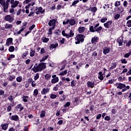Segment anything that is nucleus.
<instances>
[{"label":"nucleus","mask_w":131,"mask_h":131,"mask_svg":"<svg viewBox=\"0 0 131 131\" xmlns=\"http://www.w3.org/2000/svg\"><path fill=\"white\" fill-rule=\"evenodd\" d=\"M121 2L120 1H116L115 3V7H119V6H121Z\"/></svg>","instance_id":"40"},{"label":"nucleus","mask_w":131,"mask_h":131,"mask_svg":"<svg viewBox=\"0 0 131 131\" xmlns=\"http://www.w3.org/2000/svg\"><path fill=\"white\" fill-rule=\"evenodd\" d=\"M61 33V31L60 30H56L54 34H56V35H59V33Z\"/></svg>","instance_id":"56"},{"label":"nucleus","mask_w":131,"mask_h":131,"mask_svg":"<svg viewBox=\"0 0 131 131\" xmlns=\"http://www.w3.org/2000/svg\"><path fill=\"white\" fill-rule=\"evenodd\" d=\"M127 5H128V3L126 1H124L123 3V7H127Z\"/></svg>","instance_id":"58"},{"label":"nucleus","mask_w":131,"mask_h":131,"mask_svg":"<svg viewBox=\"0 0 131 131\" xmlns=\"http://www.w3.org/2000/svg\"><path fill=\"white\" fill-rule=\"evenodd\" d=\"M119 18H120V14H117L115 15L114 19L115 20H118Z\"/></svg>","instance_id":"51"},{"label":"nucleus","mask_w":131,"mask_h":131,"mask_svg":"<svg viewBox=\"0 0 131 131\" xmlns=\"http://www.w3.org/2000/svg\"><path fill=\"white\" fill-rule=\"evenodd\" d=\"M65 74H67V70H65L64 71H61L59 75H61V76H64Z\"/></svg>","instance_id":"44"},{"label":"nucleus","mask_w":131,"mask_h":131,"mask_svg":"<svg viewBox=\"0 0 131 131\" xmlns=\"http://www.w3.org/2000/svg\"><path fill=\"white\" fill-rule=\"evenodd\" d=\"M59 88H60V86H59V84H57L56 86L53 88V91L57 92V91L59 90Z\"/></svg>","instance_id":"42"},{"label":"nucleus","mask_w":131,"mask_h":131,"mask_svg":"<svg viewBox=\"0 0 131 131\" xmlns=\"http://www.w3.org/2000/svg\"><path fill=\"white\" fill-rule=\"evenodd\" d=\"M98 10V8L96 7H94L92 8H91L90 11L92 12L93 13H96L97 11Z\"/></svg>","instance_id":"38"},{"label":"nucleus","mask_w":131,"mask_h":131,"mask_svg":"<svg viewBox=\"0 0 131 131\" xmlns=\"http://www.w3.org/2000/svg\"><path fill=\"white\" fill-rule=\"evenodd\" d=\"M35 28V25H33L29 28V30H30V31H32V30H33V29H34Z\"/></svg>","instance_id":"55"},{"label":"nucleus","mask_w":131,"mask_h":131,"mask_svg":"<svg viewBox=\"0 0 131 131\" xmlns=\"http://www.w3.org/2000/svg\"><path fill=\"white\" fill-rule=\"evenodd\" d=\"M74 102H76V105L79 104V102H81V100H79L78 97L74 98Z\"/></svg>","instance_id":"34"},{"label":"nucleus","mask_w":131,"mask_h":131,"mask_svg":"<svg viewBox=\"0 0 131 131\" xmlns=\"http://www.w3.org/2000/svg\"><path fill=\"white\" fill-rule=\"evenodd\" d=\"M118 86H117V89L119 90H122V93L127 91V90H129L130 89V86L129 85H126L125 84L122 83H117Z\"/></svg>","instance_id":"3"},{"label":"nucleus","mask_w":131,"mask_h":131,"mask_svg":"<svg viewBox=\"0 0 131 131\" xmlns=\"http://www.w3.org/2000/svg\"><path fill=\"white\" fill-rule=\"evenodd\" d=\"M1 127L3 130H7V129H8V127H9V123H5L4 124H1Z\"/></svg>","instance_id":"16"},{"label":"nucleus","mask_w":131,"mask_h":131,"mask_svg":"<svg viewBox=\"0 0 131 131\" xmlns=\"http://www.w3.org/2000/svg\"><path fill=\"white\" fill-rule=\"evenodd\" d=\"M4 20L5 21H8L9 23H12V22H13L15 19L11 16V15H7L4 17Z\"/></svg>","instance_id":"9"},{"label":"nucleus","mask_w":131,"mask_h":131,"mask_svg":"<svg viewBox=\"0 0 131 131\" xmlns=\"http://www.w3.org/2000/svg\"><path fill=\"white\" fill-rule=\"evenodd\" d=\"M45 78L46 80H50L52 78V76L50 74H46L45 75Z\"/></svg>","instance_id":"28"},{"label":"nucleus","mask_w":131,"mask_h":131,"mask_svg":"<svg viewBox=\"0 0 131 131\" xmlns=\"http://www.w3.org/2000/svg\"><path fill=\"white\" fill-rule=\"evenodd\" d=\"M15 109H19V112H21V111L24 110V107L22 106V104L19 103L15 106Z\"/></svg>","instance_id":"18"},{"label":"nucleus","mask_w":131,"mask_h":131,"mask_svg":"<svg viewBox=\"0 0 131 131\" xmlns=\"http://www.w3.org/2000/svg\"><path fill=\"white\" fill-rule=\"evenodd\" d=\"M56 98H57V95H55V94H53V93H52L50 95V98L51 99H56Z\"/></svg>","instance_id":"54"},{"label":"nucleus","mask_w":131,"mask_h":131,"mask_svg":"<svg viewBox=\"0 0 131 131\" xmlns=\"http://www.w3.org/2000/svg\"><path fill=\"white\" fill-rule=\"evenodd\" d=\"M39 78V74L38 73H36L34 77V80H37Z\"/></svg>","instance_id":"48"},{"label":"nucleus","mask_w":131,"mask_h":131,"mask_svg":"<svg viewBox=\"0 0 131 131\" xmlns=\"http://www.w3.org/2000/svg\"><path fill=\"white\" fill-rule=\"evenodd\" d=\"M48 58H49V55H46L45 56H43L41 59L40 60V62H43V61H46V60H47V59H48Z\"/></svg>","instance_id":"45"},{"label":"nucleus","mask_w":131,"mask_h":131,"mask_svg":"<svg viewBox=\"0 0 131 131\" xmlns=\"http://www.w3.org/2000/svg\"><path fill=\"white\" fill-rule=\"evenodd\" d=\"M126 26H127V27H131V19L128 20L126 22Z\"/></svg>","instance_id":"52"},{"label":"nucleus","mask_w":131,"mask_h":131,"mask_svg":"<svg viewBox=\"0 0 131 131\" xmlns=\"http://www.w3.org/2000/svg\"><path fill=\"white\" fill-rule=\"evenodd\" d=\"M8 51L11 53H13L15 51V47L14 46H10L8 49Z\"/></svg>","instance_id":"39"},{"label":"nucleus","mask_w":131,"mask_h":131,"mask_svg":"<svg viewBox=\"0 0 131 131\" xmlns=\"http://www.w3.org/2000/svg\"><path fill=\"white\" fill-rule=\"evenodd\" d=\"M76 23V21L74 19H69V24L70 25H71V26H73V25H75Z\"/></svg>","instance_id":"24"},{"label":"nucleus","mask_w":131,"mask_h":131,"mask_svg":"<svg viewBox=\"0 0 131 131\" xmlns=\"http://www.w3.org/2000/svg\"><path fill=\"white\" fill-rule=\"evenodd\" d=\"M46 116V111H42L41 112V114L40 115V117L41 118H43Z\"/></svg>","instance_id":"35"},{"label":"nucleus","mask_w":131,"mask_h":131,"mask_svg":"<svg viewBox=\"0 0 131 131\" xmlns=\"http://www.w3.org/2000/svg\"><path fill=\"white\" fill-rule=\"evenodd\" d=\"M52 79L51 80V83L52 84H55L57 82H59V77H57L56 75H53L52 76Z\"/></svg>","instance_id":"7"},{"label":"nucleus","mask_w":131,"mask_h":131,"mask_svg":"<svg viewBox=\"0 0 131 131\" xmlns=\"http://www.w3.org/2000/svg\"><path fill=\"white\" fill-rule=\"evenodd\" d=\"M114 82V80L111 79L108 80V82H106V84H112Z\"/></svg>","instance_id":"57"},{"label":"nucleus","mask_w":131,"mask_h":131,"mask_svg":"<svg viewBox=\"0 0 131 131\" xmlns=\"http://www.w3.org/2000/svg\"><path fill=\"white\" fill-rule=\"evenodd\" d=\"M56 22H57V19H51L48 23V25L50 27H53L54 28H55V27H56Z\"/></svg>","instance_id":"8"},{"label":"nucleus","mask_w":131,"mask_h":131,"mask_svg":"<svg viewBox=\"0 0 131 131\" xmlns=\"http://www.w3.org/2000/svg\"><path fill=\"white\" fill-rule=\"evenodd\" d=\"M41 40L42 42L47 43L49 40H50V38L43 37L41 38Z\"/></svg>","instance_id":"31"},{"label":"nucleus","mask_w":131,"mask_h":131,"mask_svg":"<svg viewBox=\"0 0 131 131\" xmlns=\"http://www.w3.org/2000/svg\"><path fill=\"white\" fill-rule=\"evenodd\" d=\"M55 29L54 27H50L49 28V32L47 33L48 35H52L53 34V30Z\"/></svg>","instance_id":"23"},{"label":"nucleus","mask_w":131,"mask_h":131,"mask_svg":"<svg viewBox=\"0 0 131 131\" xmlns=\"http://www.w3.org/2000/svg\"><path fill=\"white\" fill-rule=\"evenodd\" d=\"M117 42L119 43V47H122L123 46V38H119L117 40Z\"/></svg>","instance_id":"17"},{"label":"nucleus","mask_w":131,"mask_h":131,"mask_svg":"<svg viewBox=\"0 0 131 131\" xmlns=\"http://www.w3.org/2000/svg\"><path fill=\"white\" fill-rule=\"evenodd\" d=\"M111 118H110V116H106L104 117V120H105L106 121H109V120H110Z\"/></svg>","instance_id":"59"},{"label":"nucleus","mask_w":131,"mask_h":131,"mask_svg":"<svg viewBox=\"0 0 131 131\" xmlns=\"http://www.w3.org/2000/svg\"><path fill=\"white\" fill-rule=\"evenodd\" d=\"M47 68V63L46 62H41L40 63L37 64L36 63L32 69V70L36 73V72H40L42 71V70H45Z\"/></svg>","instance_id":"1"},{"label":"nucleus","mask_w":131,"mask_h":131,"mask_svg":"<svg viewBox=\"0 0 131 131\" xmlns=\"http://www.w3.org/2000/svg\"><path fill=\"white\" fill-rule=\"evenodd\" d=\"M38 10H39V12L41 13L42 14L45 13V10H43L42 7H40L38 8Z\"/></svg>","instance_id":"43"},{"label":"nucleus","mask_w":131,"mask_h":131,"mask_svg":"<svg viewBox=\"0 0 131 131\" xmlns=\"http://www.w3.org/2000/svg\"><path fill=\"white\" fill-rule=\"evenodd\" d=\"M50 90H51V89L50 88H43L42 89V91L41 92V94L42 95H47V94H48V93H49L50 92Z\"/></svg>","instance_id":"15"},{"label":"nucleus","mask_w":131,"mask_h":131,"mask_svg":"<svg viewBox=\"0 0 131 131\" xmlns=\"http://www.w3.org/2000/svg\"><path fill=\"white\" fill-rule=\"evenodd\" d=\"M75 85H76V83H75V81L74 80H73L71 82V86H72V88H74V86H75Z\"/></svg>","instance_id":"46"},{"label":"nucleus","mask_w":131,"mask_h":131,"mask_svg":"<svg viewBox=\"0 0 131 131\" xmlns=\"http://www.w3.org/2000/svg\"><path fill=\"white\" fill-rule=\"evenodd\" d=\"M59 46V44L57 42H54L52 44H51L49 46V48L50 51H52V50H54V49H56L57 47Z\"/></svg>","instance_id":"12"},{"label":"nucleus","mask_w":131,"mask_h":131,"mask_svg":"<svg viewBox=\"0 0 131 131\" xmlns=\"http://www.w3.org/2000/svg\"><path fill=\"white\" fill-rule=\"evenodd\" d=\"M29 98V97L28 96L23 95L22 97L23 101L25 102H28V99Z\"/></svg>","instance_id":"25"},{"label":"nucleus","mask_w":131,"mask_h":131,"mask_svg":"<svg viewBox=\"0 0 131 131\" xmlns=\"http://www.w3.org/2000/svg\"><path fill=\"white\" fill-rule=\"evenodd\" d=\"M98 56V53L97 51H94L92 53V57H97Z\"/></svg>","instance_id":"61"},{"label":"nucleus","mask_w":131,"mask_h":131,"mask_svg":"<svg viewBox=\"0 0 131 131\" xmlns=\"http://www.w3.org/2000/svg\"><path fill=\"white\" fill-rule=\"evenodd\" d=\"M84 30H85V27H79L77 30L79 33H83V32H84Z\"/></svg>","instance_id":"19"},{"label":"nucleus","mask_w":131,"mask_h":131,"mask_svg":"<svg viewBox=\"0 0 131 131\" xmlns=\"http://www.w3.org/2000/svg\"><path fill=\"white\" fill-rule=\"evenodd\" d=\"M40 54H46V50H45V48H42L41 49Z\"/></svg>","instance_id":"63"},{"label":"nucleus","mask_w":131,"mask_h":131,"mask_svg":"<svg viewBox=\"0 0 131 131\" xmlns=\"http://www.w3.org/2000/svg\"><path fill=\"white\" fill-rule=\"evenodd\" d=\"M16 78V76H9V78H8V80L9 81H13V80H14V79H15Z\"/></svg>","instance_id":"37"},{"label":"nucleus","mask_w":131,"mask_h":131,"mask_svg":"<svg viewBox=\"0 0 131 131\" xmlns=\"http://www.w3.org/2000/svg\"><path fill=\"white\" fill-rule=\"evenodd\" d=\"M61 34L63 36H66L67 38H70V37L74 36V32L72 30H70L69 34L65 33V30H63L61 32Z\"/></svg>","instance_id":"5"},{"label":"nucleus","mask_w":131,"mask_h":131,"mask_svg":"<svg viewBox=\"0 0 131 131\" xmlns=\"http://www.w3.org/2000/svg\"><path fill=\"white\" fill-rule=\"evenodd\" d=\"M8 100L10 101V102H13V100H14V98H13V96L12 95H10L8 98Z\"/></svg>","instance_id":"60"},{"label":"nucleus","mask_w":131,"mask_h":131,"mask_svg":"<svg viewBox=\"0 0 131 131\" xmlns=\"http://www.w3.org/2000/svg\"><path fill=\"white\" fill-rule=\"evenodd\" d=\"M78 3H79V0H76V1H74L72 5H70V7H75V5H77V4H78Z\"/></svg>","instance_id":"33"},{"label":"nucleus","mask_w":131,"mask_h":131,"mask_svg":"<svg viewBox=\"0 0 131 131\" xmlns=\"http://www.w3.org/2000/svg\"><path fill=\"white\" fill-rule=\"evenodd\" d=\"M110 47H105L103 49V55H107V54H109L110 53Z\"/></svg>","instance_id":"11"},{"label":"nucleus","mask_w":131,"mask_h":131,"mask_svg":"<svg viewBox=\"0 0 131 131\" xmlns=\"http://www.w3.org/2000/svg\"><path fill=\"white\" fill-rule=\"evenodd\" d=\"M131 55V51H130L128 53L125 54L124 55V58H129V56Z\"/></svg>","instance_id":"49"},{"label":"nucleus","mask_w":131,"mask_h":131,"mask_svg":"<svg viewBox=\"0 0 131 131\" xmlns=\"http://www.w3.org/2000/svg\"><path fill=\"white\" fill-rule=\"evenodd\" d=\"M117 11L119 14H121V13H123L124 12V9L122 6H120L117 7Z\"/></svg>","instance_id":"21"},{"label":"nucleus","mask_w":131,"mask_h":131,"mask_svg":"<svg viewBox=\"0 0 131 131\" xmlns=\"http://www.w3.org/2000/svg\"><path fill=\"white\" fill-rule=\"evenodd\" d=\"M98 39H99L98 38V37H94L92 38V39H91L92 43H95V42H98Z\"/></svg>","instance_id":"26"},{"label":"nucleus","mask_w":131,"mask_h":131,"mask_svg":"<svg viewBox=\"0 0 131 131\" xmlns=\"http://www.w3.org/2000/svg\"><path fill=\"white\" fill-rule=\"evenodd\" d=\"M9 4L6 2V3L5 2L3 5V10H4V12L5 13H8V12H9V11L8 10V9H9Z\"/></svg>","instance_id":"10"},{"label":"nucleus","mask_w":131,"mask_h":131,"mask_svg":"<svg viewBox=\"0 0 131 131\" xmlns=\"http://www.w3.org/2000/svg\"><path fill=\"white\" fill-rule=\"evenodd\" d=\"M121 62L122 64H127V61L125 59H121Z\"/></svg>","instance_id":"53"},{"label":"nucleus","mask_w":131,"mask_h":131,"mask_svg":"<svg viewBox=\"0 0 131 131\" xmlns=\"http://www.w3.org/2000/svg\"><path fill=\"white\" fill-rule=\"evenodd\" d=\"M107 20L108 18H107V17H103L100 19V22H101V23H105Z\"/></svg>","instance_id":"47"},{"label":"nucleus","mask_w":131,"mask_h":131,"mask_svg":"<svg viewBox=\"0 0 131 131\" xmlns=\"http://www.w3.org/2000/svg\"><path fill=\"white\" fill-rule=\"evenodd\" d=\"M12 43H13V38H8L7 40V46H10V45H12Z\"/></svg>","instance_id":"20"},{"label":"nucleus","mask_w":131,"mask_h":131,"mask_svg":"<svg viewBox=\"0 0 131 131\" xmlns=\"http://www.w3.org/2000/svg\"><path fill=\"white\" fill-rule=\"evenodd\" d=\"M33 80L32 79V78H30L29 79H28L27 81H28V83H31L33 81Z\"/></svg>","instance_id":"64"},{"label":"nucleus","mask_w":131,"mask_h":131,"mask_svg":"<svg viewBox=\"0 0 131 131\" xmlns=\"http://www.w3.org/2000/svg\"><path fill=\"white\" fill-rule=\"evenodd\" d=\"M16 81L17 82H21L22 81V77L18 76L16 78Z\"/></svg>","instance_id":"50"},{"label":"nucleus","mask_w":131,"mask_h":131,"mask_svg":"<svg viewBox=\"0 0 131 131\" xmlns=\"http://www.w3.org/2000/svg\"><path fill=\"white\" fill-rule=\"evenodd\" d=\"M98 78L100 80H104V76H103V73L102 72H99L98 73Z\"/></svg>","instance_id":"22"},{"label":"nucleus","mask_w":131,"mask_h":131,"mask_svg":"<svg viewBox=\"0 0 131 131\" xmlns=\"http://www.w3.org/2000/svg\"><path fill=\"white\" fill-rule=\"evenodd\" d=\"M113 65L111 66V67L110 68V70H113V69L116 68V66H117V64H116V62L113 63Z\"/></svg>","instance_id":"41"},{"label":"nucleus","mask_w":131,"mask_h":131,"mask_svg":"<svg viewBox=\"0 0 131 131\" xmlns=\"http://www.w3.org/2000/svg\"><path fill=\"white\" fill-rule=\"evenodd\" d=\"M84 38H85V35H83L82 34H78L75 37L76 45H79L80 42H83L84 41Z\"/></svg>","instance_id":"2"},{"label":"nucleus","mask_w":131,"mask_h":131,"mask_svg":"<svg viewBox=\"0 0 131 131\" xmlns=\"http://www.w3.org/2000/svg\"><path fill=\"white\" fill-rule=\"evenodd\" d=\"M6 2L9 4H11V8H17L18 4H19V1L15 0H6Z\"/></svg>","instance_id":"6"},{"label":"nucleus","mask_w":131,"mask_h":131,"mask_svg":"<svg viewBox=\"0 0 131 131\" xmlns=\"http://www.w3.org/2000/svg\"><path fill=\"white\" fill-rule=\"evenodd\" d=\"M24 31V28H22L19 31H18L16 35H18V34H21V32H22V31Z\"/></svg>","instance_id":"62"},{"label":"nucleus","mask_w":131,"mask_h":131,"mask_svg":"<svg viewBox=\"0 0 131 131\" xmlns=\"http://www.w3.org/2000/svg\"><path fill=\"white\" fill-rule=\"evenodd\" d=\"M30 57H34L35 56V51L33 49H31L30 52Z\"/></svg>","instance_id":"30"},{"label":"nucleus","mask_w":131,"mask_h":131,"mask_svg":"<svg viewBox=\"0 0 131 131\" xmlns=\"http://www.w3.org/2000/svg\"><path fill=\"white\" fill-rule=\"evenodd\" d=\"M113 21L110 20L103 24L105 28H110V31H114V26L112 25Z\"/></svg>","instance_id":"4"},{"label":"nucleus","mask_w":131,"mask_h":131,"mask_svg":"<svg viewBox=\"0 0 131 131\" xmlns=\"http://www.w3.org/2000/svg\"><path fill=\"white\" fill-rule=\"evenodd\" d=\"M13 28V25L12 24H6L5 25V28L6 29H11Z\"/></svg>","instance_id":"27"},{"label":"nucleus","mask_w":131,"mask_h":131,"mask_svg":"<svg viewBox=\"0 0 131 131\" xmlns=\"http://www.w3.org/2000/svg\"><path fill=\"white\" fill-rule=\"evenodd\" d=\"M95 29V32H98V33L101 32L102 31V29H103V27L102 26H100L98 28H96Z\"/></svg>","instance_id":"29"},{"label":"nucleus","mask_w":131,"mask_h":131,"mask_svg":"<svg viewBox=\"0 0 131 131\" xmlns=\"http://www.w3.org/2000/svg\"><path fill=\"white\" fill-rule=\"evenodd\" d=\"M38 95V90L37 89H35L33 92V96L35 97H37Z\"/></svg>","instance_id":"32"},{"label":"nucleus","mask_w":131,"mask_h":131,"mask_svg":"<svg viewBox=\"0 0 131 131\" xmlns=\"http://www.w3.org/2000/svg\"><path fill=\"white\" fill-rule=\"evenodd\" d=\"M89 30L90 32H96V29H95V28L93 26L90 27Z\"/></svg>","instance_id":"36"},{"label":"nucleus","mask_w":131,"mask_h":131,"mask_svg":"<svg viewBox=\"0 0 131 131\" xmlns=\"http://www.w3.org/2000/svg\"><path fill=\"white\" fill-rule=\"evenodd\" d=\"M10 119L13 121H19V116L17 115H12Z\"/></svg>","instance_id":"13"},{"label":"nucleus","mask_w":131,"mask_h":131,"mask_svg":"<svg viewBox=\"0 0 131 131\" xmlns=\"http://www.w3.org/2000/svg\"><path fill=\"white\" fill-rule=\"evenodd\" d=\"M86 84L88 88H91V89H94V88H95V82L89 81L87 82Z\"/></svg>","instance_id":"14"}]
</instances>
